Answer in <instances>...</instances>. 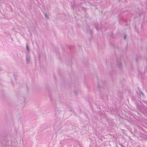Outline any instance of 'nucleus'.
<instances>
[{
	"mask_svg": "<svg viewBox=\"0 0 147 147\" xmlns=\"http://www.w3.org/2000/svg\"><path fill=\"white\" fill-rule=\"evenodd\" d=\"M126 36H124V38L125 39V38H126Z\"/></svg>",
	"mask_w": 147,
	"mask_h": 147,
	"instance_id": "nucleus-2",
	"label": "nucleus"
},
{
	"mask_svg": "<svg viewBox=\"0 0 147 147\" xmlns=\"http://www.w3.org/2000/svg\"><path fill=\"white\" fill-rule=\"evenodd\" d=\"M45 16L46 17V16H47V14H45Z\"/></svg>",
	"mask_w": 147,
	"mask_h": 147,
	"instance_id": "nucleus-3",
	"label": "nucleus"
},
{
	"mask_svg": "<svg viewBox=\"0 0 147 147\" xmlns=\"http://www.w3.org/2000/svg\"><path fill=\"white\" fill-rule=\"evenodd\" d=\"M26 49L28 50H29L28 46L27 45H26Z\"/></svg>",
	"mask_w": 147,
	"mask_h": 147,
	"instance_id": "nucleus-1",
	"label": "nucleus"
}]
</instances>
